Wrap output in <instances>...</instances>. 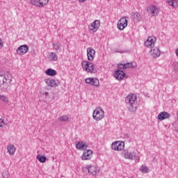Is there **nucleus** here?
Masks as SVG:
<instances>
[{
	"label": "nucleus",
	"instance_id": "obj_12",
	"mask_svg": "<svg viewBox=\"0 0 178 178\" xmlns=\"http://www.w3.org/2000/svg\"><path fill=\"white\" fill-rule=\"evenodd\" d=\"M16 51L17 55H24V54H27V52H29V45H21L17 49Z\"/></svg>",
	"mask_w": 178,
	"mask_h": 178
},
{
	"label": "nucleus",
	"instance_id": "obj_25",
	"mask_svg": "<svg viewBox=\"0 0 178 178\" xmlns=\"http://www.w3.org/2000/svg\"><path fill=\"white\" fill-rule=\"evenodd\" d=\"M37 159L40 163H45V162H47V157L44 155L38 154Z\"/></svg>",
	"mask_w": 178,
	"mask_h": 178
},
{
	"label": "nucleus",
	"instance_id": "obj_13",
	"mask_svg": "<svg viewBox=\"0 0 178 178\" xmlns=\"http://www.w3.org/2000/svg\"><path fill=\"white\" fill-rule=\"evenodd\" d=\"M95 56V50L92 47H88L87 49L88 60H89L90 62H92V60H94Z\"/></svg>",
	"mask_w": 178,
	"mask_h": 178
},
{
	"label": "nucleus",
	"instance_id": "obj_1",
	"mask_svg": "<svg viewBox=\"0 0 178 178\" xmlns=\"http://www.w3.org/2000/svg\"><path fill=\"white\" fill-rule=\"evenodd\" d=\"M137 100V96L134 94L129 95L126 99L125 102L127 105H129V112H136V106H134V104Z\"/></svg>",
	"mask_w": 178,
	"mask_h": 178
},
{
	"label": "nucleus",
	"instance_id": "obj_17",
	"mask_svg": "<svg viewBox=\"0 0 178 178\" xmlns=\"http://www.w3.org/2000/svg\"><path fill=\"white\" fill-rule=\"evenodd\" d=\"M76 148L84 151L88 148V144L85 143L83 141L78 142L76 144Z\"/></svg>",
	"mask_w": 178,
	"mask_h": 178
},
{
	"label": "nucleus",
	"instance_id": "obj_22",
	"mask_svg": "<svg viewBox=\"0 0 178 178\" xmlns=\"http://www.w3.org/2000/svg\"><path fill=\"white\" fill-rule=\"evenodd\" d=\"M53 48L57 52H62V43H60V42L53 43Z\"/></svg>",
	"mask_w": 178,
	"mask_h": 178
},
{
	"label": "nucleus",
	"instance_id": "obj_24",
	"mask_svg": "<svg viewBox=\"0 0 178 178\" xmlns=\"http://www.w3.org/2000/svg\"><path fill=\"white\" fill-rule=\"evenodd\" d=\"M47 76H51V77H54V76H56V70L49 68L45 72Z\"/></svg>",
	"mask_w": 178,
	"mask_h": 178
},
{
	"label": "nucleus",
	"instance_id": "obj_34",
	"mask_svg": "<svg viewBox=\"0 0 178 178\" xmlns=\"http://www.w3.org/2000/svg\"><path fill=\"white\" fill-rule=\"evenodd\" d=\"M111 148L114 151H118V143H116V141L112 143Z\"/></svg>",
	"mask_w": 178,
	"mask_h": 178
},
{
	"label": "nucleus",
	"instance_id": "obj_4",
	"mask_svg": "<svg viewBox=\"0 0 178 178\" xmlns=\"http://www.w3.org/2000/svg\"><path fill=\"white\" fill-rule=\"evenodd\" d=\"M86 169H87L88 173L92 175V176H97L98 173H99V168L97 166V165H86Z\"/></svg>",
	"mask_w": 178,
	"mask_h": 178
},
{
	"label": "nucleus",
	"instance_id": "obj_19",
	"mask_svg": "<svg viewBox=\"0 0 178 178\" xmlns=\"http://www.w3.org/2000/svg\"><path fill=\"white\" fill-rule=\"evenodd\" d=\"M170 118V114L166 111H163L160 113L158 115L159 120H165V119H169Z\"/></svg>",
	"mask_w": 178,
	"mask_h": 178
},
{
	"label": "nucleus",
	"instance_id": "obj_28",
	"mask_svg": "<svg viewBox=\"0 0 178 178\" xmlns=\"http://www.w3.org/2000/svg\"><path fill=\"white\" fill-rule=\"evenodd\" d=\"M50 58L51 62H56V60H58V55L56 54V53L51 52L50 54Z\"/></svg>",
	"mask_w": 178,
	"mask_h": 178
},
{
	"label": "nucleus",
	"instance_id": "obj_3",
	"mask_svg": "<svg viewBox=\"0 0 178 178\" xmlns=\"http://www.w3.org/2000/svg\"><path fill=\"white\" fill-rule=\"evenodd\" d=\"M82 69L88 73H97V70L95 69L94 64L90 61H83L81 63Z\"/></svg>",
	"mask_w": 178,
	"mask_h": 178
},
{
	"label": "nucleus",
	"instance_id": "obj_31",
	"mask_svg": "<svg viewBox=\"0 0 178 178\" xmlns=\"http://www.w3.org/2000/svg\"><path fill=\"white\" fill-rule=\"evenodd\" d=\"M140 170L142 172V173H148L149 169L148 167H147V165H142Z\"/></svg>",
	"mask_w": 178,
	"mask_h": 178
},
{
	"label": "nucleus",
	"instance_id": "obj_35",
	"mask_svg": "<svg viewBox=\"0 0 178 178\" xmlns=\"http://www.w3.org/2000/svg\"><path fill=\"white\" fill-rule=\"evenodd\" d=\"M92 81V78H86L85 79V83H86V84H91Z\"/></svg>",
	"mask_w": 178,
	"mask_h": 178
},
{
	"label": "nucleus",
	"instance_id": "obj_7",
	"mask_svg": "<svg viewBox=\"0 0 178 178\" xmlns=\"http://www.w3.org/2000/svg\"><path fill=\"white\" fill-rule=\"evenodd\" d=\"M127 19H129V17H122L118 22V29H119L120 31L124 30V29L127 27Z\"/></svg>",
	"mask_w": 178,
	"mask_h": 178
},
{
	"label": "nucleus",
	"instance_id": "obj_27",
	"mask_svg": "<svg viewBox=\"0 0 178 178\" xmlns=\"http://www.w3.org/2000/svg\"><path fill=\"white\" fill-rule=\"evenodd\" d=\"M167 2L170 6H172V8H175V9L178 6L177 1H176V0H167Z\"/></svg>",
	"mask_w": 178,
	"mask_h": 178
},
{
	"label": "nucleus",
	"instance_id": "obj_33",
	"mask_svg": "<svg viewBox=\"0 0 178 178\" xmlns=\"http://www.w3.org/2000/svg\"><path fill=\"white\" fill-rule=\"evenodd\" d=\"M3 126H5V118L2 117L1 118H0V127H1V129H3Z\"/></svg>",
	"mask_w": 178,
	"mask_h": 178
},
{
	"label": "nucleus",
	"instance_id": "obj_8",
	"mask_svg": "<svg viewBox=\"0 0 178 178\" xmlns=\"http://www.w3.org/2000/svg\"><path fill=\"white\" fill-rule=\"evenodd\" d=\"M49 0H31V5L38 6V8H44V6L48 5Z\"/></svg>",
	"mask_w": 178,
	"mask_h": 178
},
{
	"label": "nucleus",
	"instance_id": "obj_26",
	"mask_svg": "<svg viewBox=\"0 0 178 178\" xmlns=\"http://www.w3.org/2000/svg\"><path fill=\"white\" fill-rule=\"evenodd\" d=\"M118 144V151H123L124 149V143L122 141H115Z\"/></svg>",
	"mask_w": 178,
	"mask_h": 178
},
{
	"label": "nucleus",
	"instance_id": "obj_29",
	"mask_svg": "<svg viewBox=\"0 0 178 178\" xmlns=\"http://www.w3.org/2000/svg\"><path fill=\"white\" fill-rule=\"evenodd\" d=\"M91 86H95V87H98L99 86V80L97 78H92L91 81Z\"/></svg>",
	"mask_w": 178,
	"mask_h": 178
},
{
	"label": "nucleus",
	"instance_id": "obj_16",
	"mask_svg": "<svg viewBox=\"0 0 178 178\" xmlns=\"http://www.w3.org/2000/svg\"><path fill=\"white\" fill-rule=\"evenodd\" d=\"M114 76L117 80H123L126 76V74L122 70H118L115 71Z\"/></svg>",
	"mask_w": 178,
	"mask_h": 178
},
{
	"label": "nucleus",
	"instance_id": "obj_2",
	"mask_svg": "<svg viewBox=\"0 0 178 178\" xmlns=\"http://www.w3.org/2000/svg\"><path fill=\"white\" fill-rule=\"evenodd\" d=\"M92 118L97 122H99V120H102L104 118H105V112L104 109L101 107H96V108L93 111Z\"/></svg>",
	"mask_w": 178,
	"mask_h": 178
},
{
	"label": "nucleus",
	"instance_id": "obj_23",
	"mask_svg": "<svg viewBox=\"0 0 178 178\" xmlns=\"http://www.w3.org/2000/svg\"><path fill=\"white\" fill-rule=\"evenodd\" d=\"M133 20L134 23H138L141 22V14L138 13H133Z\"/></svg>",
	"mask_w": 178,
	"mask_h": 178
},
{
	"label": "nucleus",
	"instance_id": "obj_38",
	"mask_svg": "<svg viewBox=\"0 0 178 178\" xmlns=\"http://www.w3.org/2000/svg\"><path fill=\"white\" fill-rule=\"evenodd\" d=\"M86 1H87V0H79V1L81 3H83L86 2Z\"/></svg>",
	"mask_w": 178,
	"mask_h": 178
},
{
	"label": "nucleus",
	"instance_id": "obj_40",
	"mask_svg": "<svg viewBox=\"0 0 178 178\" xmlns=\"http://www.w3.org/2000/svg\"><path fill=\"white\" fill-rule=\"evenodd\" d=\"M177 118H178V111H177Z\"/></svg>",
	"mask_w": 178,
	"mask_h": 178
},
{
	"label": "nucleus",
	"instance_id": "obj_10",
	"mask_svg": "<svg viewBox=\"0 0 178 178\" xmlns=\"http://www.w3.org/2000/svg\"><path fill=\"white\" fill-rule=\"evenodd\" d=\"M8 79H9V73L5 71H0V87L8 81Z\"/></svg>",
	"mask_w": 178,
	"mask_h": 178
},
{
	"label": "nucleus",
	"instance_id": "obj_30",
	"mask_svg": "<svg viewBox=\"0 0 178 178\" xmlns=\"http://www.w3.org/2000/svg\"><path fill=\"white\" fill-rule=\"evenodd\" d=\"M0 99L1 101H3V102H5L6 104L9 103V99H8V97L5 95H0Z\"/></svg>",
	"mask_w": 178,
	"mask_h": 178
},
{
	"label": "nucleus",
	"instance_id": "obj_36",
	"mask_svg": "<svg viewBox=\"0 0 178 178\" xmlns=\"http://www.w3.org/2000/svg\"><path fill=\"white\" fill-rule=\"evenodd\" d=\"M3 44H2V39L0 38V49L3 48Z\"/></svg>",
	"mask_w": 178,
	"mask_h": 178
},
{
	"label": "nucleus",
	"instance_id": "obj_15",
	"mask_svg": "<svg viewBox=\"0 0 178 178\" xmlns=\"http://www.w3.org/2000/svg\"><path fill=\"white\" fill-rule=\"evenodd\" d=\"M150 54L153 58H159L161 56V50L158 47H152L150 50Z\"/></svg>",
	"mask_w": 178,
	"mask_h": 178
},
{
	"label": "nucleus",
	"instance_id": "obj_9",
	"mask_svg": "<svg viewBox=\"0 0 178 178\" xmlns=\"http://www.w3.org/2000/svg\"><path fill=\"white\" fill-rule=\"evenodd\" d=\"M155 42H156V38H155V36H150L145 42V46H146L147 48H154V47H155Z\"/></svg>",
	"mask_w": 178,
	"mask_h": 178
},
{
	"label": "nucleus",
	"instance_id": "obj_21",
	"mask_svg": "<svg viewBox=\"0 0 178 178\" xmlns=\"http://www.w3.org/2000/svg\"><path fill=\"white\" fill-rule=\"evenodd\" d=\"M7 151L10 155H15V152H16V147L13 144H9L7 146Z\"/></svg>",
	"mask_w": 178,
	"mask_h": 178
},
{
	"label": "nucleus",
	"instance_id": "obj_20",
	"mask_svg": "<svg viewBox=\"0 0 178 178\" xmlns=\"http://www.w3.org/2000/svg\"><path fill=\"white\" fill-rule=\"evenodd\" d=\"M118 69H129V67L134 68L136 66L133 65V63H119L118 65Z\"/></svg>",
	"mask_w": 178,
	"mask_h": 178
},
{
	"label": "nucleus",
	"instance_id": "obj_32",
	"mask_svg": "<svg viewBox=\"0 0 178 178\" xmlns=\"http://www.w3.org/2000/svg\"><path fill=\"white\" fill-rule=\"evenodd\" d=\"M58 120L60 122H67V120H69V117H67V115H63L59 117Z\"/></svg>",
	"mask_w": 178,
	"mask_h": 178
},
{
	"label": "nucleus",
	"instance_id": "obj_18",
	"mask_svg": "<svg viewBox=\"0 0 178 178\" xmlns=\"http://www.w3.org/2000/svg\"><path fill=\"white\" fill-rule=\"evenodd\" d=\"M45 83L49 87H58L59 86V83H56L55 79L51 78L45 79Z\"/></svg>",
	"mask_w": 178,
	"mask_h": 178
},
{
	"label": "nucleus",
	"instance_id": "obj_5",
	"mask_svg": "<svg viewBox=\"0 0 178 178\" xmlns=\"http://www.w3.org/2000/svg\"><path fill=\"white\" fill-rule=\"evenodd\" d=\"M122 155L125 159L131 161H134V159H137V153L136 152H130L127 149L123 150Z\"/></svg>",
	"mask_w": 178,
	"mask_h": 178
},
{
	"label": "nucleus",
	"instance_id": "obj_6",
	"mask_svg": "<svg viewBox=\"0 0 178 178\" xmlns=\"http://www.w3.org/2000/svg\"><path fill=\"white\" fill-rule=\"evenodd\" d=\"M147 12L149 16L151 17L158 16V13H159V8L155 6H149L147 8Z\"/></svg>",
	"mask_w": 178,
	"mask_h": 178
},
{
	"label": "nucleus",
	"instance_id": "obj_11",
	"mask_svg": "<svg viewBox=\"0 0 178 178\" xmlns=\"http://www.w3.org/2000/svg\"><path fill=\"white\" fill-rule=\"evenodd\" d=\"M100 26L101 24L99 21L95 20L90 25H89V30L91 33H95L98 29H99Z\"/></svg>",
	"mask_w": 178,
	"mask_h": 178
},
{
	"label": "nucleus",
	"instance_id": "obj_39",
	"mask_svg": "<svg viewBox=\"0 0 178 178\" xmlns=\"http://www.w3.org/2000/svg\"><path fill=\"white\" fill-rule=\"evenodd\" d=\"M175 54H176L177 56L178 57V49H177L175 50Z\"/></svg>",
	"mask_w": 178,
	"mask_h": 178
},
{
	"label": "nucleus",
	"instance_id": "obj_37",
	"mask_svg": "<svg viewBox=\"0 0 178 178\" xmlns=\"http://www.w3.org/2000/svg\"><path fill=\"white\" fill-rule=\"evenodd\" d=\"M44 95H46V97H48L49 95V92H44Z\"/></svg>",
	"mask_w": 178,
	"mask_h": 178
},
{
	"label": "nucleus",
	"instance_id": "obj_14",
	"mask_svg": "<svg viewBox=\"0 0 178 178\" xmlns=\"http://www.w3.org/2000/svg\"><path fill=\"white\" fill-rule=\"evenodd\" d=\"M90 158H92V150L91 149L86 150L81 156L82 161H88Z\"/></svg>",
	"mask_w": 178,
	"mask_h": 178
}]
</instances>
